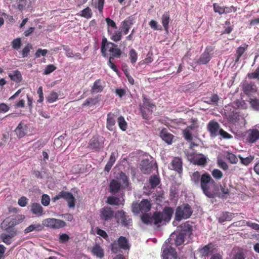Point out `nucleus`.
Returning a JSON list of instances; mask_svg holds the SVG:
<instances>
[{"label":"nucleus","mask_w":259,"mask_h":259,"mask_svg":"<svg viewBox=\"0 0 259 259\" xmlns=\"http://www.w3.org/2000/svg\"><path fill=\"white\" fill-rule=\"evenodd\" d=\"M173 210L171 208L166 207L162 212H155L152 215L145 213L142 215L141 220L146 225L160 226L163 222H169Z\"/></svg>","instance_id":"1"},{"label":"nucleus","mask_w":259,"mask_h":259,"mask_svg":"<svg viewBox=\"0 0 259 259\" xmlns=\"http://www.w3.org/2000/svg\"><path fill=\"white\" fill-rule=\"evenodd\" d=\"M199 186L207 197L214 198L217 195L216 183L208 173L205 172L201 175Z\"/></svg>","instance_id":"2"},{"label":"nucleus","mask_w":259,"mask_h":259,"mask_svg":"<svg viewBox=\"0 0 259 259\" xmlns=\"http://www.w3.org/2000/svg\"><path fill=\"white\" fill-rule=\"evenodd\" d=\"M192 210L190 206L187 204H183L179 206L176 211L175 221L173 222V225H177L178 222L182 219H187L191 215Z\"/></svg>","instance_id":"3"},{"label":"nucleus","mask_w":259,"mask_h":259,"mask_svg":"<svg viewBox=\"0 0 259 259\" xmlns=\"http://www.w3.org/2000/svg\"><path fill=\"white\" fill-rule=\"evenodd\" d=\"M117 46L114 43L108 42L106 38H104L102 42L101 52L105 57L107 52L112 53L113 57H119L121 54L120 49L117 48Z\"/></svg>","instance_id":"4"},{"label":"nucleus","mask_w":259,"mask_h":259,"mask_svg":"<svg viewBox=\"0 0 259 259\" xmlns=\"http://www.w3.org/2000/svg\"><path fill=\"white\" fill-rule=\"evenodd\" d=\"M119 248L123 249H129L130 245L127 239L123 236H120L117 242L114 241L111 244V249L112 252L117 253L119 251Z\"/></svg>","instance_id":"5"},{"label":"nucleus","mask_w":259,"mask_h":259,"mask_svg":"<svg viewBox=\"0 0 259 259\" xmlns=\"http://www.w3.org/2000/svg\"><path fill=\"white\" fill-rule=\"evenodd\" d=\"M42 225L51 229H58L65 226V222L54 218H48L43 220Z\"/></svg>","instance_id":"6"},{"label":"nucleus","mask_w":259,"mask_h":259,"mask_svg":"<svg viewBox=\"0 0 259 259\" xmlns=\"http://www.w3.org/2000/svg\"><path fill=\"white\" fill-rule=\"evenodd\" d=\"M115 218L118 223L126 227L130 225L132 222L130 217L122 210H118L115 214Z\"/></svg>","instance_id":"7"},{"label":"nucleus","mask_w":259,"mask_h":259,"mask_svg":"<svg viewBox=\"0 0 259 259\" xmlns=\"http://www.w3.org/2000/svg\"><path fill=\"white\" fill-rule=\"evenodd\" d=\"M141 171L144 174H149L152 170H157V167L155 162L149 161L148 160H142L140 164Z\"/></svg>","instance_id":"8"},{"label":"nucleus","mask_w":259,"mask_h":259,"mask_svg":"<svg viewBox=\"0 0 259 259\" xmlns=\"http://www.w3.org/2000/svg\"><path fill=\"white\" fill-rule=\"evenodd\" d=\"M24 218V215H19L15 218L7 219L2 223L3 227H5L6 229H12L14 226L21 223Z\"/></svg>","instance_id":"9"},{"label":"nucleus","mask_w":259,"mask_h":259,"mask_svg":"<svg viewBox=\"0 0 259 259\" xmlns=\"http://www.w3.org/2000/svg\"><path fill=\"white\" fill-rule=\"evenodd\" d=\"M64 199L68 203L69 208H74L75 206V198L72 194L68 192L62 191L60 192V196Z\"/></svg>","instance_id":"10"},{"label":"nucleus","mask_w":259,"mask_h":259,"mask_svg":"<svg viewBox=\"0 0 259 259\" xmlns=\"http://www.w3.org/2000/svg\"><path fill=\"white\" fill-rule=\"evenodd\" d=\"M29 130L28 126L21 122L16 128L15 132L17 136L19 138H22L24 137L28 133Z\"/></svg>","instance_id":"11"},{"label":"nucleus","mask_w":259,"mask_h":259,"mask_svg":"<svg viewBox=\"0 0 259 259\" xmlns=\"http://www.w3.org/2000/svg\"><path fill=\"white\" fill-rule=\"evenodd\" d=\"M207 130L210 134L211 137H215L219 135L220 124L214 121H210L207 125Z\"/></svg>","instance_id":"12"},{"label":"nucleus","mask_w":259,"mask_h":259,"mask_svg":"<svg viewBox=\"0 0 259 259\" xmlns=\"http://www.w3.org/2000/svg\"><path fill=\"white\" fill-rule=\"evenodd\" d=\"M101 218L104 221H109L114 216V211L110 207H104L100 211Z\"/></svg>","instance_id":"13"},{"label":"nucleus","mask_w":259,"mask_h":259,"mask_svg":"<svg viewBox=\"0 0 259 259\" xmlns=\"http://www.w3.org/2000/svg\"><path fill=\"white\" fill-rule=\"evenodd\" d=\"M169 168L181 174L182 172V161L179 157L174 158L169 165Z\"/></svg>","instance_id":"14"},{"label":"nucleus","mask_w":259,"mask_h":259,"mask_svg":"<svg viewBox=\"0 0 259 259\" xmlns=\"http://www.w3.org/2000/svg\"><path fill=\"white\" fill-rule=\"evenodd\" d=\"M91 252L93 255L99 258H102L104 256L105 251L102 246L96 243L91 248Z\"/></svg>","instance_id":"15"},{"label":"nucleus","mask_w":259,"mask_h":259,"mask_svg":"<svg viewBox=\"0 0 259 259\" xmlns=\"http://www.w3.org/2000/svg\"><path fill=\"white\" fill-rule=\"evenodd\" d=\"M89 147L95 150L101 149L103 147V140H99L97 137H93L90 141Z\"/></svg>","instance_id":"16"},{"label":"nucleus","mask_w":259,"mask_h":259,"mask_svg":"<svg viewBox=\"0 0 259 259\" xmlns=\"http://www.w3.org/2000/svg\"><path fill=\"white\" fill-rule=\"evenodd\" d=\"M214 246L210 243L205 245L199 250L200 255L201 256H206L211 254L213 252Z\"/></svg>","instance_id":"17"},{"label":"nucleus","mask_w":259,"mask_h":259,"mask_svg":"<svg viewBox=\"0 0 259 259\" xmlns=\"http://www.w3.org/2000/svg\"><path fill=\"white\" fill-rule=\"evenodd\" d=\"M243 91L247 95L251 94L256 91V85L252 83L244 82L243 84Z\"/></svg>","instance_id":"18"},{"label":"nucleus","mask_w":259,"mask_h":259,"mask_svg":"<svg viewBox=\"0 0 259 259\" xmlns=\"http://www.w3.org/2000/svg\"><path fill=\"white\" fill-rule=\"evenodd\" d=\"M115 118L116 116L114 113L110 112L107 114L106 127L111 131H112L114 129V125L115 124Z\"/></svg>","instance_id":"19"},{"label":"nucleus","mask_w":259,"mask_h":259,"mask_svg":"<svg viewBox=\"0 0 259 259\" xmlns=\"http://www.w3.org/2000/svg\"><path fill=\"white\" fill-rule=\"evenodd\" d=\"M178 230L180 231V233L183 234L185 236H190L192 233V226L187 223H184L181 225Z\"/></svg>","instance_id":"20"},{"label":"nucleus","mask_w":259,"mask_h":259,"mask_svg":"<svg viewBox=\"0 0 259 259\" xmlns=\"http://www.w3.org/2000/svg\"><path fill=\"white\" fill-rule=\"evenodd\" d=\"M122 187L120 183L117 180H112L110 183L109 188L110 192L115 194L117 193L120 188Z\"/></svg>","instance_id":"21"},{"label":"nucleus","mask_w":259,"mask_h":259,"mask_svg":"<svg viewBox=\"0 0 259 259\" xmlns=\"http://www.w3.org/2000/svg\"><path fill=\"white\" fill-rule=\"evenodd\" d=\"M31 210L33 214L41 216L43 214V208L40 204L33 203L31 205Z\"/></svg>","instance_id":"22"},{"label":"nucleus","mask_w":259,"mask_h":259,"mask_svg":"<svg viewBox=\"0 0 259 259\" xmlns=\"http://www.w3.org/2000/svg\"><path fill=\"white\" fill-rule=\"evenodd\" d=\"M259 139V131L257 130H252L249 133L247 137V141L250 143H253Z\"/></svg>","instance_id":"23"},{"label":"nucleus","mask_w":259,"mask_h":259,"mask_svg":"<svg viewBox=\"0 0 259 259\" xmlns=\"http://www.w3.org/2000/svg\"><path fill=\"white\" fill-rule=\"evenodd\" d=\"M117 180L120 183L123 188L127 187L128 185V179L125 174L121 172L119 174V176L117 178Z\"/></svg>","instance_id":"24"},{"label":"nucleus","mask_w":259,"mask_h":259,"mask_svg":"<svg viewBox=\"0 0 259 259\" xmlns=\"http://www.w3.org/2000/svg\"><path fill=\"white\" fill-rule=\"evenodd\" d=\"M43 229L42 226L39 224H34L30 225L28 227H27L24 231L25 234H27L29 232H31L33 231H41Z\"/></svg>","instance_id":"25"},{"label":"nucleus","mask_w":259,"mask_h":259,"mask_svg":"<svg viewBox=\"0 0 259 259\" xmlns=\"http://www.w3.org/2000/svg\"><path fill=\"white\" fill-rule=\"evenodd\" d=\"M161 23L164 27V30L167 32L169 29V22L170 20V16L168 13H164L161 18Z\"/></svg>","instance_id":"26"},{"label":"nucleus","mask_w":259,"mask_h":259,"mask_svg":"<svg viewBox=\"0 0 259 259\" xmlns=\"http://www.w3.org/2000/svg\"><path fill=\"white\" fill-rule=\"evenodd\" d=\"M160 137L164 141L168 144H170L173 138V135L168 133L166 131L163 130L161 131L160 134Z\"/></svg>","instance_id":"27"},{"label":"nucleus","mask_w":259,"mask_h":259,"mask_svg":"<svg viewBox=\"0 0 259 259\" xmlns=\"http://www.w3.org/2000/svg\"><path fill=\"white\" fill-rule=\"evenodd\" d=\"M210 60V56L209 53L205 51L200 56V58L196 61V63L200 64H205Z\"/></svg>","instance_id":"28"},{"label":"nucleus","mask_w":259,"mask_h":259,"mask_svg":"<svg viewBox=\"0 0 259 259\" xmlns=\"http://www.w3.org/2000/svg\"><path fill=\"white\" fill-rule=\"evenodd\" d=\"M186 236L180 232L178 234H174L171 235V237H175V243L177 246L180 245L183 243L184 241V238Z\"/></svg>","instance_id":"29"},{"label":"nucleus","mask_w":259,"mask_h":259,"mask_svg":"<svg viewBox=\"0 0 259 259\" xmlns=\"http://www.w3.org/2000/svg\"><path fill=\"white\" fill-rule=\"evenodd\" d=\"M11 80L16 82H20L22 80V75L18 70H15L9 74Z\"/></svg>","instance_id":"30"},{"label":"nucleus","mask_w":259,"mask_h":259,"mask_svg":"<svg viewBox=\"0 0 259 259\" xmlns=\"http://www.w3.org/2000/svg\"><path fill=\"white\" fill-rule=\"evenodd\" d=\"M141 211L148 212L151 209V204L150 202L147 199H143L140 202Z\"/></svg>","instance_id":"31"},{"label":"nucleus","mask_w":259,"mask_h":259,"mask_svg":"<svg viewBox=\"0 0 259 259\" xmlns=\"http://www.w3.org/2000/svg\"><path fill=\"white\" fill-rule=\"evenodd\" d=\"M103 90V87L102 85L101 81L100 79H98L95 81L93 86L92 88V93H99L101 92Z\"/></svg>","instance_id":"32"},{"label":"nucleus","mask_w":259,"mask_h":259,"mask_svg":"<svg viewBox=\"0 0 259 259\" xmlns=\"http://www.w3.org/2000/svg\"><path fill=\"white\" fill-rule=\"evenodd\" d=\"M143 104L142 106H140V107H143V108L147 109L152 112L155 105L152 104L150 100L145 96H143Z\"/></svg>","instance_id":"33"},{"label":"nucleus","mask_w":259,"mask_h":259,"mask_svg":"<svg viewBox=\"0 0 259 259\" xmlns=\"http://www.w3.org/2000/svg\"><path fill=\"white\" fill-rule=\"evenodd\" d=\"M201 175L199 171H195L191 175V180L192 182L197 186L200 184Z\"/></svg>","instance_id":"34"},{"label":"nucleus","mask_w":259,"mask_h":259,"mask_svg":"<svg viewBox=\"0 0 259 259\" xmlns=\"http://www.w3.org/2000/svg\"><path fill=\"white\" fill-rule=\"evenodd\" d=\"M132 24L131 20H124L122 22L121 31L124 34H127Z\"/></svg>","instance_id":"35"},{"label":"nucleus","mask_w":259,"mask_h":259,"mask_svg":"<svg viewBox=\"0 0 259 259\" xmlns=\"http://www.w3.org/2000/svg\"><path fill=\"white\" fill-rule=\"evenodd\" d=\"M233 216V213L229 212H223L219 217V221L224 222L226 221H230Z\"/></svg>","instance_id":"36"},{"label":"nucleus","mask_w":259,"mask_h":259,"mask_svg":"<svg viewBox=\"0 0 259 259\" xmlns=\"http://www.w3.org/2000/svg\"><path fill=\"white\" fill-rule=\"evenodd\" d=\"M92 11L91 8L87 7L80 11L79 15L87 19H90L92 17Z\"/></svg>","instance_id":"37"},{"label":"nucleus","mask_w":259,"mask_h":259,"mask_svg":"<svg viewBox=\"0 0 259 259\" xmlns=\"http://www.w3.org/2000/svg\"><path fill=\"white\" fill-rule=\"evenodd\" d=\"M129 59L133 65H135L138 59V54L136 50L132 49L129 52Z\"/></svg>","instance_id":"38"},{"label":"nucleus","mask_w":259,"mask_h":259,"mask_svg":"<svg viewBox=\"0 0 259 259\" xmlns=\"http://www.w3.org/2000/svg\"><path fill=\"white\" fill-rule=\"evenodd\" d=\"M206 162V157L203 155L196 157L194 159V164L198 165H204Z\"/></svg>","instance_id":"39"},{"label":"nucleus","mask_w":259,"mask_h":259,"mask_svg":"<svg viewBox=\"0 0 259 259\" xmlns=\"http://www.w3.org/2000/svg\"><path fill=\"white\" fill-rule=\"evenodd\" d=\"M58 96L57 93L55 91H52L47 97V100L50 103H53L58 99Z\"/></svg>","instance_id":"40"},{"label":"nucleus","mask_w":259,"mask_h":259,"mask_svg":"<svg viewBox=\"0 0 259 259\" xmlns=\"http://www.w3.org/2000/svg\"><path fill=\"white\" fill-rule=\"evenodd\" d=\"M160 182V179L156 175L151 176L149 179V183L151 187L153 188L156 187Z\"/></svg>","instance_id":"41"},{"label":"nucleus","mask_w":259,"mask_h":259,"mask_svg":"<svg viewBox=\"0 0 259 259\" xmlns=\"http://www.w3.org/2000/svg\"><path fill=\"white\" fill-rule=\"evenodd\" d=\"M248 45L244 44L243 46H240L238 48L236 51L237 58L236 59V62H238L242 56V55L244 53L245 51L247 49Z\"/></svg>","instance_id":"42"},{"label":"nucleus","mask_w":259,"mask_h":259,"mask_svg":"<svg viewBox=\"0 0 259 259\" xmlns=\"http://www.w3.org/2000/svg\"><path fill=\"white\" fill-rule=\"evenodd\" d=\"M117 122L120 128L124 131L127 128V123L125 121L124 118L120 116L117 119Z\"/></svg>","instance_id":"43"},{"label":"nucleus","mask_w":259,"mask_h":259,"mask_svg":"<svg viewBox=\"0 0 259 259\" xmlns=\"http://www.w3.org/2000/svg\"><path fill=\"white\" fill-rule=\"evenodd\" d=\"M107 203L112 205H119L121 204V200L118 197L109 196L107 198Z\"/></svg>","instance_id":"44"},{"label":"nucleus","mask_w":259,"mask_h":259,"mask_svg":"<svg viewBox=\"0 0 259 259\" xmlns=\"http://www.w3.org/2000/svg\"><path fill=\"white\" fill-rule=\"evenodd\" d=\"M249 103L254 110L259 111V98L250 99Z\"/></svg>","instance_id":"45"},{"label":"nucleus","mask_w":259,"mask_h":259,"mask_svg":"<svg viewBox=\"0 0 259 259\" xmlns=\"http://www.w3.org/2000/svg\"><path fill=\"white\" fill-rule=\"evenodd\" d=\"M239 158L240 159L241 163L244 165L247 166L252 161L254 157L252 156H249L248 157L244 158L241 155H239Z\"/></svg>","instance_id":"46"},{"label":"nucleus","mask_w":259,"mask_h":259,"mask_svg":"<svg viewBox=\"0 0 259 259\" xmlns=\"http://www.w3.org/2000/svg\"><path fill=\"white\" fill-rule=\"evenodd\" d=\"M219 97L217 95H213L209 98H207V100L204 102L209 104L217 105L219 101Z\"/></svg>","instance_id":"47"},{"label":"nucleus","mask_w":259,"mask_h":259,"mask_svg":"<svg viewBox=\"0 0 259 259\" xmlns=\"http://www.w3.org/2000/svg\"><path fill=\"white\" fill-rule=\"evenodd\" d=\"M149 25L154 30H161L162 29V26L159 25L157 22L154 20H151L149 22Z\"/></svg>","instance_id":"48"},{"label":"nucleus","mask_w":259,"mask_h":259,"mask_svg":"<svg viewBox=\"0 0 259 259\" xmlns=\"http://www.w3.org/2000/svg\"><path fill=\"white\" fill-rule=\"evenodd\" d=\"M211 175L216 180L221 179L223 176L222 172L218 169H214L211 172Z\"/></svg>","instance_id":"49"},{"label":"nucleus","mask_w":259,"mask_h":259,"mask_svg":"<svg viewBox=\"0 0 259 259\" xmlns=\"http://www.w3.org/2000/svg\"><path fill=\"white\" fill-rule=\"evenodd\" d=\"M32 46L31 44H28L22 50V55L23 58L26 57L28 56V54L32 49Z\"/></svg>","instance_id":"50"},{"label":"nucleus","mask_w":259,"mask_h":259,"mask_svg":"<svg viewBox=\"0 0 259 259\" xmlns=\"http://www.w3.org/2000/svg\"><path fill=\"white\" fill-rule=\"evenodd\" d=\"M183 135L185 139L188 141H191L192 140V133L191 131H190L189 128H186L185 129L183 132Z\"/></svg>","instance_id":"51"},{"label":"nucleus","mask_w":259,"mask_h":259,"mask_svg":"<svg viewBox=\"0 0 259 259\" xmlns=\"http://www.w3.org/2000/svg\"><path fill=\"white\" fill-rule=\"evenodd\" d=\"M21 46V40L20 38L14 39L12 42V48L17 50H19Z\"/></svg>","instance_id":"52"},{"label":"nucleus","mask_w":259,"mask_h":259,"mask_svg":"<svg viewBox=\"0 0 259 259\" xmlns=\"http://www.w3.org/2000/svg\"><path fill=\"white\" fill-rule=\"evenodd\" d=\"M121 32L120 31H115L111 35V38L114 41H118L121 38Z\"/></svg>","instance_id":"53"},{"label":"nucleus","mask_w":259,"mask_h":259,"mask_svg":"<svg viewBox=\"0 0 259 259\" xmlns=\"http://www.w3.org/2000/svg\"><path fill=\"white\" fill-rule=\"evenodd\" d=\"M247 76L249 79H259V66L253 72L248 73Z\"/></svg>","instance_id":"54"},{"label":"nucleus","mask_w":259,"mask_h":259,"mask_svg":"<svg viewBox=\"0 0 259 259\" xmlns=\"http://www.w3.org/2000/svg\"><path fill=\"white\" fill-rule=\"evenodd\" d=\"M96 104V101L93 98H88L82 104L83 107L92 106Z\"/></svg>","instance_id":"55"},{"label":"nucleus","mask_w":259,"mask_h":259,"mask_svg":"<svg viewBox=\"0 0 259 259\" xmlns=\"http://www.w3.org/2000/svg\"><path fill=\"white\" fill-rule=\"evenodd\" d=\"M1 238L3 241L6 244L9 245L12 242V239L9 237V236L6 233L2 234L1 235Z\"/></svg>","instance_id":"56"},{"label":"nucleus","mask_w":259,"mask_h":259,"mask_svg":"<svg viewBox=\"0 0 259 259\" xmlns=\"http://www.w3.org/2000/svg\"><path fill=\"white\" fill-rule=\"evenodd\" d=\"M56 69V67L54 65H49L45 68L44 74L45 75L49 74L53 72Z\"/></svg>","instance_id":"57"},{"label":"nucleus","mask_w":259,"mask_h":259,"mask_svg":"<svg viewBox=\"0 0 259 259\" xmlns=\"http://www.w3.org/2000/svg\"><path fill=\"white\" fill-rule=\"evenodd\" d=\"M213 6L214 11L215 13H218L220 15L224 14V7H221L218 4L215 3L213 4Z\"/></svg>","instance_id":"58"},{"label":"nucleus","mask_w":259,"mask_h":259,"mask_svg":"<svg viewBox=\"0 0 259 259\" xmlns=\"http://www.w3.org/2000/svg\"><path fill=\"white\" fill-rule=\"evenodd\" d=\"M50 201V197L47 194H44L42 196L41 202L42 204L44 206H48Z\"/></svg>","instance_id":"59"},{"label":"nucleus","mask_w":259,"mask_h":259,"mask_svg":"<svg viewBox=\"0 0 259 259\" xmlns=\"http://www.w3.org/2000/svg\"><path fill=\"white\" fill-rule=\"evenodd\" d=\"M227 157L232 163H236L238 161L237 157L233 153H228Z\"/></svg>","instance_id":"60"},{"label":"nucleus","mask_w":259,"mask_h":259,"mask_svg":"<svg viewBox=\"0 0 259 259\" xmlns=\"http://www.w3.org/2000/svg\"><path fill=\"white\" fill-rule=\"evenodd\" d=\"M117 156V152H112L108 162L113 165L116 161Z\"/></svg>","instance_id":"61"},{"label":"nucleus","mask_w":259,"mask_h":259,"mask_svg":"<svg viewBox=\"0 0 259 259\" xmlns=\"http://www.w3.org/2000/svg\"><path fill=\"white\" fill-rule=\"evenodd\" d=\"M225 29L224 30V33L229 34L230 33L232 30L233 27L230 26V22L229 21H227L225 22Z\"/></svg>","instance_id":"62"},{"label":"nucleus","mask_w":259,"mask_h":259,"mask_svg":"<svg viewBox=\"0 0 259 259\" xmlns=\"http://www.w3.org/2000/svg\"><path fill=\"white\" fill-rule=\"evenodd\" d=\"M63 50L65 51L66 55L68 57L72 58L74 56L73 52L68 46H63Z\"/></svg>","instance_id":"63"},{"label":"nucleus","mask_w":259,"mask_h":259,"mask_svg":"<svg viewBox=\"0 0 259 259\" xmlns=\"http://www.w3.org/2000/svg\"><path fill=\"white\" fill-rule=\"evenodd\" d=\"M219 135H220L224 139H231L232 138V136L230 134L224 131L223 129L219 130Z\"/></svg>","instance_id":"64"}]
</instances>
